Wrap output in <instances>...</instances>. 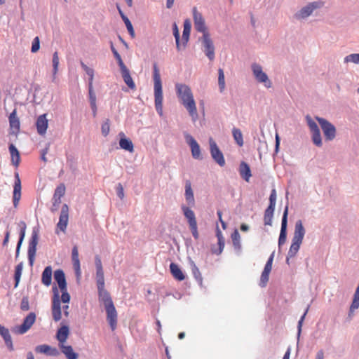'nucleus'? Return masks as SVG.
Returning a JSON list of instances; mask_svg holds the SVG:
<instances>
[{
	"mask_svg": "<svg viewBox=\"0 0 359 359\" xmlns=\"http://www.w3.org/2000/svg\"><path fill=\"white\" fill-rule=\"evenodd\" d=\"M9 151L11 156L12 163L16 167L18 166L20 161V156L18 150L13 144H11L9 145Z\"/></svg>",
	"mask_w": 359,
	"mask_h": 359,
	"instance_id": "2f4dec72",
	"label": "nucleus"
},
{
	"mask_svg": "<svg viewBox=\"0 0 359 359\" xmlns=\"http://www.w3.org/2000/svg\"><path fill=\"white\" fill-rule=\"evenodd\" d=\"M38 240H39L38 233H37V231H34L32 232V238L29 243V247H28V259H29V264L31 266H32L34 261Z\"/></svg>",
	"mask_w": 359,
	"mask_h": 359,
	"instance_id": "4468645a",
	"label": "nucleus"
},
{
	"mask_svg": "<svg viewBox=\"0 0 359 359\" xmlns=\"http://www.w3.org/2000/svg\"><path fill=\"white\" fill-rule=\"evenodd\" d=\"M239 173L241 177L246 182H249L252 176L250 166L244 161H242L239 166Z\"/></svg>",
	"mask_w": 359,
	"mask_h": 359,
	"instance_id": "bb28decb",
	"label": "nucleus"
},
{
	"mask_svg": "<svg viewBox=\"0 0 359 359\" xmlns=\"http://www.w3.org/2000/svg\"><path fill=\"white\" fill-rule=\"evenodd\" d=\"M322 5L321 2H313L302 8L299 12L297 14L298 18H305L309 16L314 9L320 7Z\"/></svg>",
	"mask_w": 359,
	"mask_h": 359,
	"instance_id": "f3484780",
	"label": "nucleus"
},
{
	"mask_svg": "<svg viewBox=\"0 0 359 359\" xmlns=\"http://www.w3.org/2000/svg\"><path fill=\"white\" fill-rule=\"evenodd\" d=\"M11 133L17 135L20 132V122L17 116V109H14L8 116Z\"/></svg>",
	"mask_w": 359,
	"mask_h": 359,
	"instance_id": "2eb2a0df",
	"label": "nucleus"
},
{
	"mask_svg": "<svg viewBox=\"0 0 359 359\" xmlns=\"http://www.w3.org/2000/svg\"><path fill=\"white\" fill-rule=\"evenodd\" d=\"M111 51H112L115 58L116 59V60L118 62L119 67L125 65V64L123 63V62L121 59L120 54L117 52V50L114 48L113 43H111Z\"/></svg>",
	"mask_w": 359,
	"mask_h": 359,
	"instance_id": "8fccbe9b",
	"label": "nucleus"
},
{
	"mask_svg": "<svg viewBox=\"0 0 359 359\" xmlns=\"http://www.w3.org/2000/svg\"><path fill=\"white\" fill-rule=\"evenodd\" d=\"M312 140L317 147L322 146V139L320 130L312 133Z\"/></svg>",
	"mask_w": 359,
	"mask_h": 359,
	"instance_id": "c03bdc74",
	"label": "nucleus"
},
{
	"mask_svg": "<svg viewBox=\"0 0 359 359\" xmlns=\"http://www.w3.org/2000/svg\"><path fill=\"white\" fill-rule=\"evenodd\" d=\"M95 266H96V270H102L103 269L101 259L98 256H97L95 257Z\"/></svg>",
	"mask_w": 359,
	"mask_h": 359,
	"instance_id": "0e129e2a",
	"label": "nucleus"
},
{
	"mask_svg": "<svg viewBox=\"0 0 359 359\" xmlns=\"http://www.w3.org/2000/svg\"><path fill=\"white\" fill-rule=\"evenodd\" d=\"M210 153L212 158L220 165L224 166L225 165V160L223 156V154L218 148L216 142L212 140V138H210Z\"/></svg>",
	"mask_w": 359,
	"mask_h": 359,
	"instance_id": "ddd939ff",
	"label": "nucleus"
},
{
	"mask_svg": "<svg viewBox=\"0 0 359 359\" xmlns=\"http://www.w3.org/2000/svg\"><path fill=\"white\" fill-rule=\"evenodd\" d=\"M126 26L127 29H128V32L130 33V34L132 36H135V32H134V29H133V27L131 22L130 21L126 22Z\"/></svg>",
	"mask_w": 359,
	"mask_h": 359,
	"instance_id": "e2e57ef3",
	"label": "nucleus"
},
{
	"mask_svg": "<svg viewBox=\"0 0 359 359\" xmlns=\"http://www.w3.org/2000/svg\"><path fill=\"white\" fill-rule=\"evenodd\" d=\"M21 271H22L21 267H20V266L18 265L15 268V287H16L18 285L20 276H21Z\"/></svg>",
	"mask_w": 359,
	"mask_h": 359,
	"instance_id": "13d9d810",
	"label": "nucleus"
},
{
	"mask_svg": "<svg viewBox=\"0 0 359 359\" xmlns=\"http://www.w3.org/2000/svg\"><path fill=\"white\" fill-rule=\"evenodd\" d=\"M359 308V284L355 292L352 304L350 306V314Z\"/></svg>",
	"mask_w": 359,
	"mask_h": 359,
	"instance_id": "e433bc0d",
	"label": "nucleus"
},
{
	"mask_svg": "<svg viewBox=\"0 0 359 359\" xmlns=\"http://www.w3.org/2000/svg\"><path fill=\"white\" fill-rule=\"evenodd\" d=\"M306 312H307V310L306 311V312L304 313V315L302 316V318H300V320L298 322L299 332H301V329H302V323L304 321V317H305V316L306 314Z\"/></svg>",
	"mask_w": 359,
	"mask_h": 359,
	"instance_id": "338daca9",
	"label": "nucleus"
},
{
	"mask_svg": "<svg viewBox=\"0 0 359 359\" xmlns=\"http://www.w3.org/2000/svg\"><path fill=\"white\" fill-rule=\"evenodd\" d=\"M35 320L36 314L34 312H31L24 319L22 325L15 327L14 331L19 334H25L32 327Z\"/></svg>",
	"mask_w": 359,
	"mask_h": 359,
	"instance_id": "9b49d317",
	"label": "nucleus"
},
{
	"mask_svg": "<svg viewBox=\"0 0 359 359\" xmlns=\"http://www.w3.org/2000/svg\"><path fill=\"white\" fill-rule=\"evenodd\" d=\"M54 278L62 292L60 296L57 287L56 286L53 287L51 311L53 320L57 322L62 318L61 302L68 304L70 301V295L67 292L65 275L62 269L55 271Z\"/></svg>",
	"mask_w": 359,
	"mask_h": 359,
	"instance_id": "f257e3e1",
	"label": "nucleus"
},
{
	"mask_svg": "<svg viewBox=\"0 0 359 359\" xmlns=\"http://www.w3.org/2000/svg\"><path fill=\"white\" fill-rule=\"evenodd\" d=\"M40 48V40L39 36H36L32 41L31 51L36 53Z\"/></svg>",
	"mask_w": 359,
	"mask_h": 359,
	"instance_id": "603ef678",
	"label": "nucleus"
},
{
	"mask_svg": "<svg viewBox=\"0 0 359 359\" xmlns=\"http://www.w3.org/2000/svg\"><path fill=\"white\" fill-rule=\"evenodd\" d=\"M154 90L155 108L158 114L162 116L163 113V90L159 70L156 65H154Z\"/></svg>",
	"mask_w": 359,
	"mask_h": 359,
	"instance_id": "39448f33",
	"label": "nucleus"
},
{
	"mask_svg": "<svg viewBox=\"0 0 359 359\" xmlns=\"http://www.w3.org/2000/svg\"><path fill=\"white\" fill-rule=\"evenodd\" d=\"M81 67L86 72V73L89 76V82L88 86H93V79H94V70L90 67H88L86 65H85L83 62H81Z\"/></svg>",
	"mask_w": 359,
	"mask_h": 359,
	"instance_id": "58836bf2",
	"label": "nucleus"
},
{
	"mask_svg": "<svg viewBox=\"0 0 359 359\" xmlns=\"http://www.w3.org/2000/svg\"><path fill=\"white\" fill-rule=\"evenodd\" d=\"M60 348L61 349L62 353L65 354L67 359L78 358V354L74 351L72 346L63 344L62 346H60Z\"/></svg>",
	"mask_w": 359,
	"mask_h": 359,
	"instance_id": "c756f323",
	"label": "nucleus"
},
{
	"mask_svg": "<svg viewBox=\"0 0 359 359\" xmlns=\"http://www.w3.org/2000/svg\"><path fill=\"white\" fill-rule=\"evenodd\" d=\"M36 126L37 132L39 135H44L46 133L48 128V120L46 118V114H43L40 115L36 120Z\"/></svg>",
	"mask_w": 359,
	"mask_h": 359,
	"instance_id": "aec40b11",
	"label": "nucleus"
},
{
	"mask_svg": "<svg viewBox=\"0 0 359 359\" xmlns=\"http://www.w3.org/2000/svg\"><path fill=\"white\" fill-rule=\"evenodd\" d=\"M273 257H274V253L273 252L268 261L266 262V264H265V266H264V272H265L266 273H268L270 274V272L272 269V264H273Z\"/></svg>",
	"mask_w": 359,
	"mask_h": 359,
	"instance_id": "de8ad7c7",
	"label": "nucleus"
},
{
	"mask_svg": "<svg viewBox=\"0 0 359 359\" xmlns=\"http://www.w3.org/2000/svg\"><path fill=\"white\" fill-rule=\"evenodd\" d=\"M59 65V57L57 52H55L53 55V73L56 74L57 72Z\"/></svg>",
	"mask_w": 359,
	"mask_h": 359,
	"instance_id": "864d4df0",
	"label": "nucleus"
},
{
	"mask_svg": "<svg viewBox=\"0 0 359 359\" xmlns=\"http://www.w3.org/2000/svg\"><path fill=\"white\" fill-rule=\"evenodd\" d=\"M192 272L196 278H198V277H201V273L199 271V269L195 264H194V266L192 267Z\"/></svg>",
	"mask_w": 359,
	"mask_h": 359,
	"instance_id": "69168bd1",
	"label": "nucleus"
},
{
	"mask_svg": "<svg viewBox=\"0 0 359 359\" xmlns=\"http://www.w3.org/2000/svg\"><path fill=\"white\" fill-rule=\"evenodd\" d=\"M345 62H353V63H359V54L353 53L348 55L344 58Z\"/></svg>",
	"mask_w": 359,
	"mask_h": 359,
	"instance_id": "3c124183",
	"label": "nucleus"
},
{
	"mask_svg": "<svg viewBox=\"0 0 359 359\" xmlns=\"http://www.w3.org/2000/svg\"><path fill=\"white\" fill-rule=\"evenodd\" d=\"M69 206L67 204H63L61 208L59 221L57 224V228L55 229L56 234H59L60 231L65 233L69 222Z\"/></svg>",
	"mask_w": 359,
	"mask_h": 359,
	"instance_id": "6e6552de",
	"label": "nucleus"
},
{
	"mask_svg": "<svg viewBox=\"0 0 359 359\" xmlns=\"http://www.w3.org/2000/svg\"><path fill=\"white\" fill-rule=\"evenodd\" d=\"M36 351L40 353H44L48 355L57 356L59 352L56 348H52L48 345L43 344L36 347Z\"/></svg>",
	"mask_w": 359,
	"mask_h": 359,
	"instance_id": "a878e982",
	"label": "nucleus"
},
{
	"mask_svg": "<svg viewBox=\"0 0 359 359\" xmlns=\"http://www.w3.org/2000/svg\"><path fill=\"white\" fill-rule=\"evenodd\" d=\"M65 185L62 183L60 184L55 190L53 197L62 198L65 195Z\"/></svg>",
	"mask_w": 359,
	"mask_h": 359,
	"instance_id": "37998d69",
	"label": "nucleus"
},
{
	"mask_svg": "<svg viewBox=\"0 0 359 359\" xmlns=\"http://www.w3.org/2000/svg\"><path fill=\"white\" fill-rule=\"evenodd\" d=\"M218 84L220 91L222 92L225 88V79L222 69L218 70Z\"/></svg>",
	"mask_w": 359,
	"mask_h": 359,
	"instance_id": "a19ab883",
	"label": "nucleus"
},
{
	"mask_svg": "<svg viewBox=\"0 0 359 359\" xmlns=\"http://www.w3.org/2000/svg\"><path fill=\"white\" fill-rule=\"evenodd\" d=\"M201 41L203 45V50L206 56L210 60H213L215 58V47L213 42L210 39V34H203Z\"/></svg>",
	"mask_w": 359,
	"mask_h": 359,
	"instance_id": "f8f14e48",
	"label": "nucleus"
},
{
	"mask_svg": "<svg viewBox=\"0 0 359 359\" xmlns=\"http://www.w3.org/2000/svg\"><path fill=\"white\" fill-rule=\"evenodd\" d=\"M193 18L194 27L197 32H201L203 34H209L207 31L205 19L203 18L202 14L198 11L196 7L193 8Z\"/></svg>",
	"mask_w": 359,
	"mask_h": 359,
	"instance_id": "9d476101",
	"label": "nucleus"
},
{
	"mask_svg": "<svg viewBox=\"0 0 359 359\" xmlns=\"http://www.w3.org/2000/svg\"><path fill=\"white\" fill-rule=\"evenodd\" d=\"M324 358V353L322 350H320L316 353V359H323Z\"/></svg>",
	"mask_w": 359,
	"mask_h": 359,
	"instance_id": "774afa93",
	"label": "nucleus"
},
{
	"mask_svg": "<svg viewBox=\"0 0 359 359\" xmlns=\"http://www.w3.org/2000/svg\"><path fill=\"white\" fill-rule=\"evenodd\" d=\"M191 22H190L189 20H186L184 22L182 41V43H181V50L184 49L186 47V46L189 41V35H190V32H191Z\"/></svg>",
	"mask_w": 359,
	"mask_h": 359,
	"instance_id": "b1692460",
	"label": "nucleus"
},
{
	"mask_svg": "<svg viewBox=\"0 0 359 359\" xmlns=\"http://www.w3.org/2000/svg\"><path fill=\"white\" fill-rule=\"evenodd\" d=\"M231 238L233 241V244L235 247V248L240 250L241 249V236L237 230H235V231L231 234Z\"/></svg>",
	"mask_w": 359,
	"mask_h": 359,
	"instance_id": "79ce46f5",
	"label": "nucleus"
},
{
	"mask_svg": "<svg viewBox=\"0 0 359 359\" xmlns=\"http://www.w3.org/2000/svg\"><path fill=\"white\" fill-rule=\"evenodd\" d=\"M252 69L253 74L258 82L264 83V86L266 88L271 87V81L269 79L266 74L263 72L262 68L259 65L256 63L252 64Z\"/></svg>",
	"mask_w": 359,
	"mask_h": 359,
	"instance_id": "1a4fd4ad",
	"label": "nucleus"
},
{
	"mask_svg": "<svg viewBox=\"0 0 359 359\" xmlns=\"http://www.w3.org/2000/svg\"><path fill=\"white\" fill-rule=\"evenodd\" d=\"M69 334L68 326H62L57 332L56 338L59 341V346L65 344Z\"/></svg>",
	"mask_w": 359,
	"mask_h": 359,
	"instance_id": "5701e85b",
	"label": "nucleus"
},
{
	"mask_svg": "<svg viewBox=\"0 0 359 359\" xmlns=\"http://www.w3.org/2000/svg\"><path fill=\"white\" fill-rule=\"evenodd\" d=\"M274 209L275 207L269 205V207L265 210L264 217V222L265 225H271Z\"/></svg>",
	"mask_w": 359,
	"mask_h": 359,
	"instance_id": "c9c22d12",
	"label": "nucleus"
},
{
	"mask_svg": "<svg viewBox=\"0 0 359 359\" xmlns=\"http://www.w3.org/2000/svg\"><path fill=\"white\" fill-rule=\"evenodd\" d=\"M20 309L22 311H28L29 309V299L27 297H24L22 299L21 303H20Z\"/></svg>",
	"mask_w": 359,
	"mask_h": 359,
	"instance_id": "4d7b16f0",
	"label": "nucleus"
},
{
	"mask_svg": "<svg viewBox=\"0 0 359 359\" xmlns=\"http://www.w3.org/2000/svg\"><path fill=\"white\" fill-rule=\"evenodd\" d=\"M121 75L126 84L132 90L135 88V84L130 76V71L126 65L120 67Z\"/></svg>",
	"mask_w": 359,
	"mask_h": 359,
	"instance_id": "4be33fe9",
	"label": "nucleus"
},
{
	"mask_svg": "<svg viewBox=\"0 0 359 359\" xmlns=\"http://www.w3.org/2000/svg\"><path fill=\"white\" fill-rule=\"evenodd\" d=\"M118 135L120 136V147L124 150L128 151L129 152H133L134 146L132 141L129 138H127L123 132L119 133Z\"/></svg>",
	"mask_w": 359,
	"mask_h": 359,
	"instance_id": "412c9836",
	"label": "nucleus"
},
{
	"mask_svg": "<svg viewBox=\"0 0 359 359\" xmlns=\"http://www.w3.org/2000/svg\"><path fill=\"white\" fill-rule=\"evenodd\" d=\"M52 281V268L50 266H46L41 276V282L46 286H49Z\"/></svg>",
	"mask_w": 359,
	"mask_h": 359,
	"instance_id": "c85d7f7f",
	"label": "nucleus"
},
{
	"mask_svg": "<svg viewBox=\"0 0 359 359\" xmlns=\"http://www.w3.org/2000/svg\"><path fill=\"white\" fill-rule=\"evenodd\" d=\"M287 212H288V208L287 206L285 208L283 216L282 218V223H281V229L280 233L278 239V245H280L283 244L286 241V229H287Z\"/></svg>",
	"mask_w": 359,
	"mask_h": 359,
	"instance_id": "6ab92c4d",
	"label": "nucleus"
},
{
	"mask_svg": "<svg viewBox=\"0 0 359 359\" xmlns=\"http://www.w3.org/2000/svg\"><path fill=\"white\" fill-rule=\"evenodd\" d=\"M22 224H23V226L22 227L21 231H20V240L18 241V245H17V249H16V254L17 255L19 252L20 248L21 246L22 242V241L24 239V237L25 236L26 224L25 222H22Z\"/></svg>",
	"mask_w": 359,
	"mask_h": 359,
	"instance_id": "09e8293b",
	"label": "nucleus"
},
{
	"mask_svg": "<svg viewBox=\"0 0 359 359\" xmlns=\"http://www.w3.org/2000/svg\"><path fill=\"white\" fill-rule=\"evenodd\" d=\"M116 191H117V195H118V196L121 199L123 198V197H124V191H123V186H122L121 184H118L117 185Z\"/></svg>",
	"mask_w": 359,
	"mask_h": 359,
	"instance_id": "680f3d73",
	"label": "nucleus"
},
{
	"mask_svg": "<svg viewBox=\"0 0 359 359\" xmlns=\"http://www.w3.org/2000/svg\"><path fill=\"white\" fill-rule=\"evenodd\" d=\"M88 93H89V100L91 109L93 110V116H95L97 114V104H96V95L93 91V86H88Z\"/></svg>",
	"mask_w": 359,
	"mask_h": 359,
	"instance_id": "72a5a7b5",
	"label": "nucleus"
},
{
	"mask_svg": "<svg viewBox=\"0 0 359 359\" xmlns=\"http://www.w3.org/2000/svg\"><path fill=\"white\" fill-rule=\"evenodd\" d=\"M170 272L172 276L177 280L182 281L185 279V276L178 266L177 264L175 263H171L170 265Z\"/></svg>",
	"mask_w": 359,
	"mask_h": 359,
	"instance_id": "cd10ccee",
	"label": "nucleus"
},
{
	"mask_svg": "<svg viewBox=\"0 0 359 359\" xmlns=\"http://www.w3.org/2000/svg\"><path fill=\"white\" fill-rule=\"evenodd\" d=\"M276 192L275 189L271 191L270 197H269V206H276Z\"/></svg>",
	"mask_w": 359,
	"mask_h": 359,
	"instance_id": "bf43d9fd",
	"label": "nucleus"
},
{
	"mask_svg": "<svg viewBox=\"0 0 359 359\" xmlns=\"http://www.w3.org/2000/svg\"><path fill=\"white\" fill-rule=\"evenodd\" d=\"M175 89L181 103L187 110L193 121H195L198 119V114L191 88L186 84L177 83L175 84Z\"/></svg>",
	"mask_w": 359,
	"mask_h": 359,
	"instance_id": "f03ea898",
	"label": "nucleus"
},
{
	"mask_svg": "<svg viewBox=\"0 0 359 359\" xmlns=\"http://www.w3.org/2000/svg\"><path fill=\"white\" fill-rule=\"evenodd\" d=\"M269 273H265L262 271L261 277H260V283L259 285L261 287H265L269 281Z\"/></svg>",
	"mask_w": 359,
	"mask_h": 359,
	"instance_id": "5fc2aeb1",
	"label": "nucleus"
},
{
	"mask_svg": "<svg viewBox=\"0 0 359 359\" xmlns=\"http://www.w3.org/2000/svg\"><path fill=\"white\" fill-rule=\"evenodd\" d=\"M102 134L106 137L109 135L110 131V121L109 119H107L102 124L101 127Z\"/></svg>",
	"mask_w": 359,
	"mask_h": 359,
	"instance_id": "49530a36",
	"label": "nucleus"
},
{
	"mask_svg": "<svg viewBox=\"0 0 359 359\" xmlns=\"http://www.w3.org/2000/svg\"><path fill=\"white\" fill-rule=\"evenodd\" d=\"M61 203V198L58 197H53V208L51 210L53 212L55 211L57 209L58 205Z\"/></svg>",
	"mask_w": 359,
	"mask_h": 359,
	"instance_id": "052dcab7",
	"label": "nucleus"
},
{
	"mask_svg": "<svg viewBox=\"0 0 359 359\" xmlns=\"http://www.w3.org/2000/svg\"><path fill=\"white\" fill-rule=\"evenodd\" d=\"M99 301L102 302L107 313V320L112 331L117 325V312L114 305L110 294L104 287H97Z\"/></svg>",
	"mask_w": 359,
	"mask_h": 359,
	"instance_id": "7ed1b4c3",
	"label": "nucleus"
},
{
	"mask_svg": "<svg viewBox=\"0 0 359 359\" xmlns=\"http://www.w3.org/2000/svg\"><path fill=\"white\" fill-rule=\"evenodd\" d=\"M217 237L218 239V248H215L214 247H212L211 250L213 254L219 255L222 253L224 248V238L222 236L221 231L219 229H217Z\"/></svg>",
	"mask_w": 359,
	"mask_h": 359,
	"instance_id": "7c9ffc66",
	"label": "nucleus"
},
{
	"mask_svg": "<svg viewBox=\"0 0 359 359\" xmlns=\"http://www.w3.org/2000/svg\"><path fill=\"white\" fill-rule=\"evenodd\" d=\"M232 133L236 143L240 147H242L243 145V138L241 130L236 128H233L232 130Z\"/></svg>",
	"mask_w": 359,
	"mask_h": 359,
	"instance_id": "4c0bfd02",
	"label": "nucleus"
},
{
	"mask_svg": "<svg viewBox=\"0 0 359 359\" xmlns=\"http://www.w3.org/2000/svg\"><path fill=\"white\" fill-rule=\"evenodd\" d=\"M182 210L183 211L184 217L187 218L189 228L191 229V233L195 239H198L199 237L197 222L195 216L194 212L191 210L189 207L185 205L182 206Z\"/></svg>",
	"mask_w": 359,
	"mask_h": 359,
	"instance_id": "423d86ee",
	"label": "nucleus"
},
{
	"mask_svg": "<svg viewBox=\"0 0 359 359\" xmlns=\"http://www.w3.org/2000/svg\"><path fill=\"white\" fill-rule=\"evenodd\" d=\"M305 235V229L303 226L302 220H298L295 223L294 236L292 241L290 250L288 251L286 262L289 264V259L296 255L299 250Z\"/></svg>",
	"mask_w": 359,
	"mask_h": 359,
	"instance_id": "20e7f679",
	"label": "nucleus"
},
{
	"mask_svg": "<svg viewBox=\"0 0 359 359\" xmlns=\"http://www.w3.org/2000/svg\"><path fill=\"white\" fill-rule=\"evenodd\" d=\"M21 198V181L18 173L15 174V180L13 187V205L17 208Z\"/></svg>",
	"mask_w": 359,
	"mask_h": 359,
	"instance_id": "a211bd4d",
	"label": "nucleus"
},
{
	"mask_svg": "<svg viewBox=\"0 0 359 359\" xmlns=\"http://www.w3.org/2000/svg\"><path fill=\"white\" fill-rule=\"evenodd\" d=\"M185 198L187 203L190 205L194 204V192L191 189V184L189 181L186 182L185 184Z\"/></svg>",
	"mask_w": 359,
	"mask_h": 359,
	"instance_id": "473e14b6",
	"label": "nucleus"
},
{
	"mask_svg": "<svg viewBox=\"0 0 359 359\" xmlns=\"http://www.w3.org/2000/svg\"><path fill=\"white\" fill-rule=\"evenodd\" d=\"M323 132L325 138L327 141L334 140L336 137V128L334 125L323 118L316 117Z\"/></svg>",
	"mask_w": 359,
	"mask_h": 359,
	"instance_id": "0eeeda50",
	"label": "nucleus"
},
{
	"mask_svg": "<svg viewBox=\"0 0 359 359\" xmlns=\"http://www.w3.org/2000/svg\"><path fill=\"white\" fill-rule=\"evenodd\" d=\"M173 35L176 41V46L178 50H181V43L180 42V33L176 23L173 25Z\"/></svg>",
	"mask_w": 359,
	"mask_h": 359,
	"instance_id": "a18cd8bd",
	"label": "nucleus"
},
{
	"mask_svg": "<svg viewBox=\"0 0 359 359\" xmlns=\"http://www.w3.org/2000/svg\"><path fill=\"white\" fill-rule=\"evenodd\" d=\"M307 123L311 133L320 130L316 123L314 121H313L311 118H307Z\"/></svg>",
	"mask_w": 359,
	"mask_h": 359,
	"instance_id": "6e6d98bb",
	"label": "nucleus"
},
{
	"mask_svg": "<svg viewBox=\"0 0 359 359\" xmlns=\"http://www.w3.org/2000/svg\"><path fill=\"white\" fill-rule=\"evenodd\" d=\"M187 143L189 144L191 150L192 156L196 159L201 158V149L200 146L194 138L190 135H185Z\"/></svg>",
	"mask_w": 359,
	"mask_h": 359,
	"instance_id": "dca6fc26",
	"label": "nucleus"
},
{
	"mask_svg": "<svg viewBox=\"0 0 359 359\" xmlns=\"http://www.w3.org/2000/svg\"><path fill=\"white\" fill-rule=\"evenodd\" d=\"M72 259L73 266L75 270L76 276L79 278L81 276V266H80V261L79 258V251L77 246H74L72 248Z\"/></svg>",
	"mask_w": 359,
	"mask_h": 359,
	"instance_id": "393cba45",
	"label": "nucleus"
},
{
	"mask_svg": "<svg viewBox=\"0 0 359 359\" xmlns=\"http://www.w3.org/2000/svg\"><path fill=\"white\" fill-rule=\"evenodd\" d=\"M0 334L2 336L4 339L5 340L7 346L10 347V348L13 349L11 337L10 335L9 331L7 328L0 325Z\"/></svg>",
	"mask_w": 359,
	"mask_h": 359,
	"instance_id": "f704fd0d",
	"label": "nucleus"
},
{
	"mask_svg": "<svg viewBox=\"0 0 359 359\" xmlns=\"http://www.w3.org/2000/svg\"><path fill=\"white\" fill-rule=\"evenodd\" d=\"M96 283L97 287H104V271L102 270H96Z\"/></svg>",
	"mask_w": 359,
	"mask_h": 359,
	"instance_id": "ea45409f",
	"label": "nucleus"
}]
</instances>
